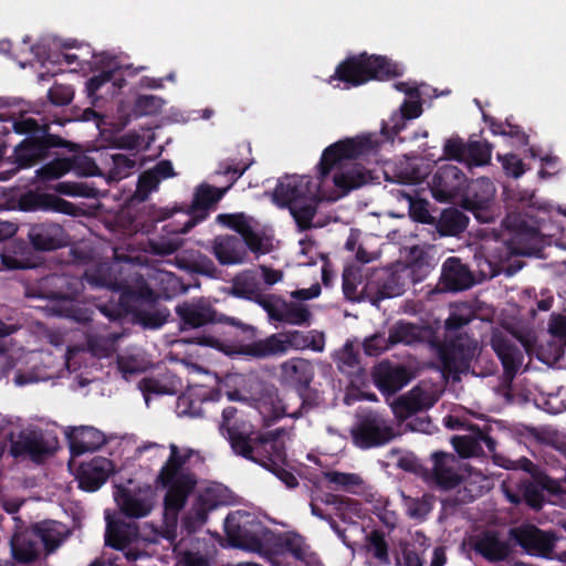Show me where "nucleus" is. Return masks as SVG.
<instances>
[{
  "mask_svg": "<svg viewBox=\"0 0 566 566\" xmlns=\"http://www.w3.org/2000/svg\"><path fill=\"white\" fill-rule=\"evenodd\" d=\"M129 525L120 521H107L105 544L114 549L122 551L130 543Z\"/></svg>",
  "mask_w": 566,
  "mask_h": 566,
  "instance_id": "46",
  "label": "nucleus"
},
{
  "mask_svg": "<svg viewBox=\"0 0 566 566\" xmlns=\"http://www.w3.org/2000/svg\"><path fill=\"white\" fill-rule=\"evenodd\" d=\"M491 347L500 359L503 367L501 377V386L511 390L513 380L520 371L523 364V353L517 343L502 332L493 333L491 338Z\"/></svg>",
  "mask_w": 566,
  "mask_h": 566,
  "instance_id": "14",
  "label": "nucleus"
},
{
  "mask_svg": "<svg viewBox=\"0 0 566 566\" xmlns=\"http://www.w3.org/2000/svg\"><path fill=\"white\" fill-rule=\"evenodd\" d=\"M217 502L209 493L200 494L191 511L182 518L181 526L191 534L197 532L208 521V514L216 509Z\"/></svg>",
  "mask_w": 566,
  "mask_h": 566,
  "instance_id": "37",
  "label": "nucleus"
},
{
  "mask_svg": "<svg viewBox=\"0 0 566 566\" xmlns=\"http://www.w3.org/2000/svg\"><path fill=\"white\" fill-rule=\"evenodd\" d=\"M366 554L371 556L378 566H389L391 559L389 556V544L382 530L375 528L366 535Z\"/></svg>",
  "mask_w": 566,
  "mask_h": 566,
  "instance_id": "40",
  "label": "nucleus"
},
{
  "mask_svg": "<svg viewBox=\"0 0 566 566\" xmlns=\"http://www.w3.org/2000/svg\"><path fill=\"white\" fill-rule=\"evenodd\" d=\"M325 347L323 332L311 329L302 332L297 329L275 333L264 339H258L249 344L240 345L237 353L255 359H265L285 355L290 349L321 353Z\"/></svg>",
  "mask_w": 566,
  "mask_h": 566,
  "instance_id": "7",
  "label": "nucleus"
},
{
  "mask_svg": "<svg viewBox=\"0 0 566 566\" xmlns=\"http://www.w3.org/2000/svg\"><path fill=\"white\" fill-rule=\"evenodd\" d=\"M324 198V193L321 192L308 200L294 203L287 208L301 232L313 228V219L317 213L318 203L323 201Z\"/></svg>",
  "mask_w": 566,
  "mask_h": 566,
  "instance_id": "39",
  "label": "nucleus"
},
{
  "mask_svg": "<svg viewBox=\"0 0 566 566\" xmlns=\"http://www.w3.org/2000/svg\"><path fill=\"white\" fill-rule=\"evenodd\" d=\"M541 491H546L551 495L566 493L559 481L543 474L539 469L533 464V511L542 509Z\"/></svg>",
  "mask_w": 566,
  "mask_h": 566,
  "instance_id": "41",
  "label": "nucleus"
},
{
  "mask_svg": "<svg viewBox=\"0 0 566 566\" xmlns=\"http://www.w3.org/2000/svg\"><path fill=\"white\" fill-rule=\"evenodd\" d=\"M113 470V462L104 457H95L82 463L76 472L78 488L86 492L97 491L107 481Z\"/></svg>",
  "mask_w": 566,
  "mask_h": 566,
  "instance_id": "19",
  "label": "nucleus"
},
{
  "mask_svg": "<svg viewBox=\"0 0 566 566\" xmlns=\"http://www.w3.org/2000/svg\"><path fill=\"white\" fill-rule=\"evenodd\" d=\"M506 205L509 211L503 223L510 238L483 247L491 276H512L525 264L521 258L531 256V192L511 190Z\"/></svg>",
  "mask_w": 566,
  "mask_h": 566,
  "instance_id": "1",
  "label": "nucleus"
},
{
  "mask_svg": "<svg viewBox=\"0 0 566 566\" xmlns=\"http://www.w3.org/2000/svg\"><path fill=\"white\" fill-rule=\"evenodd\" d=\"M70 452L73 457L98 450L105 444L106 439L102 431L94 427L81 426L66 432Z\"/></svg>",
  "mask_w": 566,
  "mask_h": 566,
  "instance_id": "23",
  "label": "nucleus"
},
{
  "mask_svg": "<svg viewBox=\"0 0 566 566\" xmlns=\"http://www.w3.org/2000/svg\"><path fill=\"white\" fill-rule=\"evenodd\" d=\"M474 549L490 563L503 562L513 552L511 542L500 538L494 531L482 533L474 545Z\"/></svg>",
  "mask_w": 566,
  "mask_h": 566,
  "instance_id": "28",
  "label": "nucleus"
},
{
  "mask_svg": "<svg viewBox=\"0 0 566 566\" xmlns=\"http://www.w3.org/2000/svg\"><path fill=\"white\" fill-rule=\"evenodd\" d=\"M452 444L460 457L470 458L478 452L479 439L476 438V434L474 437L455 436L452 438Z\"/></svg>",
  "mask_w": 566,
  "mask_h": 566,
  "instance_id": "63",
  "label": "nucleus"
},
{
  "mask_svg": "<svg viewBox=\"0 0 566 566\" xmlns=\"http://www.w3.org/2000/svg\"><path fill=\"white\" fill-rule=\"evenodd\" d=\"M403 70L385 55L359 54L348 55L335 69L328 83L339 81L345 88L357 87L369 81H385L400 77Z\"/></svg>",
  "mask_w": 566,
  "mask_h": 566,
  "instance_id": "6",
  "label": "nucleus"
},
{
  "mask_svg": "<svg viewBox=\"0 0 566 566\" xmlns=\"http://www.w3.org/2000/svg\"><path fill=\"white\" fill-rule=\"evenodd\" d=\"M134 315L135 321L140 324L145 328H159L166 322L168 317V313L159 310H137L132 313Z\"/></svg>",
  "mask_w": 566,
  "mask_h": 566,
  "instance_id": "51",
  "label": "nucleus"
},
{
  "mask_svg": "<svg viewBox=\"0 0 566 566\" xmlns=\"http://www.w3.org/2000/svg\"><path fill=\"white\" fill-rule=\"evenodd\" d=\"M371 174L359 165H354L334 175V184L344 191L357 189L369 182Z\"/></svg>",
  "mask_w": 566,
  "mask_h": 566,
  "instance_id": "42",
  "label": "nucleus"
},
{
  "mask_svg": "<svg viewBox=\"0 0 566 566\" xmlns=\"http://www.w3.org/2000/svg\"><path fill=\"white\" fill-rule=\"evenodd\" d=\"M136 168L137 160L135 157L124 154H114L111 156V167L107 171V180L108 182L123 180L129 177Z\"/></svg>",
  "mask_w": 566,
  "mask_h": 566,
  "instance_id": "44",
  "label": "nucleus"
},
{
  "mask_svg": "<svg viewBox=\"0 0 566 566\" xmlns=\"http://www.w3.org/2000/svg\"><path fill=\"white\" fill-rule=\"evenodd\" d=\"M388 333L389 343L392 346L397 344L413 345L423 343L432 334L429 327L405 321H398L389 328Z\"/></svg>",
  "mask_w": 566,
  "mask_h": 566,
  "instance_id": "32",
  "label": "nucleus"
},
{
  "mask_svg": "<svg viewBox=\"0 0 566 566\" xmlns=\"http://www.w3.org/2000/svg\"><path fill=\"white\" fill-rule=\"evenodd\" d=\"M350 434L353 443L363 450L382 447L395 438L390 423L376 411L360 415Z\"/></svg>",
  "mask_w": 566,
  "mask_h": 566,
  "instance_id": "11",
  "label": "nucleus"
},
{
  "mask_svg": "<svg viewBox=\"0 0 566 566\" xmlns=\"http://www.w3.org/2000/svg\"><path fill=\"white\" fill-rule=\"evenodd\" d=\"M238 410L229 406L222 410V420L219 423L220 433L229 441L232 451L242 458H251L253 449L259 446L266 437V433L260 431L245 430L244 426L231 424Z\"/></svg>",
  "mask_w": 566,
  "mask_h": 566,
  "instance_id": "12",
  "label": "nucleus"
},
{
  "mask_svg": "<svg viewBox=\"0 0 566 566\" xmlns=\"http://www.w3.org/2000/svg\"><path fill=\"white\" fill-rule=\"evenodd\" d=\"M314 403L310 398L308 391L298 389L286 390L279 399L276 407V417H290L298 419L313 409Z\"/></svg>",
  "mask_w": 566,
  "mask_h": 566,
  "instance_id": "30",
  "label": "nucleus"
},
{
  "mask_svg": "<svg viewBox=\"0 0 566 566\" xmlns=\"http://www.w3.org/2000/svg\"><path fill=\"white\" fill-rule=\"evenodd\" d=\"M375 386L382 394H395L403 388L410 380L407 368L402 365H395L389 360L378 363L371 371Z\"/></svg>",
  "mask_w": 566,
  "mask_h": 566,
  "instance_id": "18",
  "label": "nucleus"
},
{
  "mask_svg": "<svg viewBox=\"0 0 566 566\" xmlns=\"http://www.w3.org/2000/svg\"><path fill=\"white\" fill-rule=\"evenodd\" d=\"M262 291V283L256 272L245 270L231 281L230 294L242 300L253 301Z\"/></svg>",
  "mask_w": 566,
  "mask_h": 566,
  "instance_id": "35",
  "label": "nucleus"
},
{
  "mask_svg": "<svg viewBox=\"0 0 566 566\" xmlns=\"http://www.w3.org/2000/svg\"><path fill=\"white\" fill-rule=\"evenodd\" d=\"M324 479L329 484L334 485L335 490H344L347 492L363 484L361 478L356 473L327 471L324 473Z\"/></svg>",
  "mask_w": 566,
  "mask_h": 566,
  "instance_id": "50",
  "label": "nucleus"
},
{
  "mask_svg": "<svg viewBox=\"0 0 566 566\" xmlns=\"http://www.w3.org/2000/svg\"><path fill=\"white\" fill-rule=\"evenodd\" d=\"M403 197L409 203V216L412 220L423 224H433L436 222L428 210V202L426 200L416 199L409 193H403Z\"/></svg>",
  "mask_w": 566,
  "mask_h": 566,
  "instance_id": "54",
  "label": "nucleus"
},
{
  "mask_svg": "<svg viewBox=\"0 0 566 566\" xmlns=\"http://www.w3.org/2000/svg\"><path fill=\"white\" fill-rule=\"evenodd\" d=\"M73 97L74 90L71 85L55 84L48 91V98L55 106L69 105Z\"/></svg>",
  "mask_w": 566,
  "mask_h": 566,
  "instance_id": "64",
  "label": "nucleus"
},
{
  "mask_svg": "<svg viewBox=\"0 0 566 566\" xmlns=\"http://www.w3.org/2000/svg\"><path fill=\"white\" fill-rule=\"evenodd\" d=\"M378 143L370 135L356 136L338 140L326 147L317 165L318 179L311 176H292L279 181L273 192L274 202L281 208H289L321 193V181L334 168H340L346 160L358 159L375 153Z\"/></svg>",
  "mask_w": 566,
  "mask_h": 566,
  "instance_id": "2",
  "label": "nucleus"
},
{
  "mask_svg": "<svg viewBox=\"0 0 566 566\" xmlns=\"http://www.w3.org/2000/svg\"><path fill=\"white\" fill-rule=\"evenodd\" d=\"M474 315L470 307L455 306L451 312L449 317L444 322V328L448 334V337H451L458 331H460L463 326L468 325Z\"/></svg>",
  "mask_w": 566,
  "mask_h": 566,
  "instance_id": "49",
  "label": "nucleus"
},
{
  "mask_svg": "<svg viewBox=\"0 0 566 566\" xmlns=\"http://www.w3.org/2000/svg\"><path fill=\"white\" fill-rule=\"evenodd\" d=\"M566 214L552 203L539 202L533 192V258L546 259V247L558 245Z\"/></svg>",
  "mask_w": 566,
  "mask_h": 566,
  "instance_id": "8",
  "label": "nucleus"
},
{
  "mask_svg": "<svg viewBox=\"0 0 566 566\" xmlns=\"http://www.w3.org/2000/svg\"><path fill=\"white\" fill-rule=\"evenodd\" d=\"M313 499L322 504L334 506L337 516L345 523L353 522V517L361 515V503L358 500L334 493H324Z\"/></svg>",
  "mask_w": 566,
  "mask_h": 566,
  "instance_id": "34",
  "label": "nucleus"
},
{
  "mask_svg": "<svg viewBox=\"0 0 566 566\" xmlns=\"http://www.w3.org/2000/svg\"><path fill=\"white\" fill-rule=\"evenodd\" d=\"M469 221L464 212L457 208H448L441 212L436 228L441 237H457L467 229Z\"/></svg>",
  "mask_w": 566,
  "mask_h": 566,
  "instance_id": "38",
  "label": "nucleus"
},
{
  "mask_svg": "<svg viewBox=\"0 0 566 566\" xmlns=\"http://www.w3.org/2000/svg\"><path fill=\"white\" fill-rule=\"evenodd\" d=\"M390 347H392V345L389 343V335L386 337L384 333H375L365 338L363 343L364 353L367 356H379Z\"/></svg>",
  "mask_w": 566,
  "mask_h": 566,
  "instance_id": "58",
  "label": "nucleus"
},
{
  "mask_svg": "<svg viewBox=\"0 0 566 566\" xmlns=\"http://www.w3.org/2000/svg\"><path fill=\"white\" fill-rule=\"evenodd\" d=\"M253 158L237 159L230 158L219 164L216 174L229 178V184L224 188L213 187L202 184L197 187L191 205L186 209L160 208L156 212L155 220L164 221L180 213L184 220H178L177 226L169 224L172 233H187L198 223L202 222L209 216V210L218 203L234 182L253 165Z\"/></svg>",
  "mask_w": 566,
  "mask_h": 566,
  "instance_id": "4",
  "label": "nucleus"
},
{
  "mask_svg": "<svg viewBox=\"0 0 566 566\" xmlns=\"http://www.w3.org/2000/svg\"><path fill=\"white\" fill-rule=\"evenodd\" d=\"M56 450L55 441L45 438L42 431H21L10 444V454L14 459L29 458L36 464L43 463Z\"/></svg>",
  "mask_w": 566,
  "mask_h": 566,
  "instance_id": "15",
  "label": "nucleus"
},
{
  "mask_svg": "<svg viewBox=\"0 0 566 566\" xmlns=\"http://www.w3.org/2000/svg\"><path fill=\"white\" fill-rule=\"evenodd\" d=\"M157 300L158 295L144 282L135 289L127 286L120 294L119 304L125 312L133 313L140 310L143 305L154 306Z\"/></svg>",
  "mask_w": 566,
  "mask_h": 566,
  "instance_id": "33",
  "label": "nucleus"
},
{
  "mask_svg": "<svg viewBox=\"0 0 566 566\" xmlns=\"http://www.w3.org/2000/svg\"><path fill=\"white\" fill-rule=\"evenodd\" d=\"M75 158H55L35 170V179L41 182L59 179L76 167Z\"/></svg>",
  "mask_w": 566,
  "mask_h": 566,
  "instance_id": "43",
  "label": "nucleus"
},
{
  "mask_svg": "<svg viewBox=\"0 0 566 566\" xmlns=\"http://www.w3.org/2000/svg\"><path fill=\"white\" fill-rule=\"evenodd\" d=\"M13 130L24 136L6 156V146H0V180H9L22 170L31 169L48 160L55 149L67 148L71 144L57 134L51 133L50 123L20 115L13 120Z\"/></svg>",
  "mask_w": 566,
  "mask_h": 566,
  "instance_id": "3",
  "label": "nucleus"
},
{
  "mask_svg": "<svg viewBox=\"0 0 566 566\" xmlns=\"http://www.w3.org/2000/svg\"><path fill=\"white\" fill-rule=\"evenodd\" d=\"M439 348V357L447 368L455 366L458 360L465 359L472 355L473 340L465 335L453 334Z\"/></svg>",
  "mask_w": 566,
  "mask_h": 566,
  "instance_id": "31",
  "label": "nucleus"
},
{
  "mask_svg": "<svg viewBox=\"0 0 566 566\" xmlns=\"http://www.w3.org/2000/svg\"><path fill=\"white\" fill-rule=\"evenodd\" d=\"M158 178L150 170L142 172L138 177L137 187L134 197L139 201L148 198L149 193L157 189Z\"/></svg>",
  "mask_w": 566,
  "mask_h": 566,
  "instance_id": "59",
  "label": "nucleus"
},
{
  "mask_svg": "<svg viewBox=\"0 0 566 566\" xmlns=\"http://www.w3.org/2000/svg\"><path fill=\"white\" fill-rule=\"evenodd\" d=\"M115 501L125 516L142 518L149 515L154 507V493L150 490L135 492L120 486L115 493Z\"/></svg>",
  "mask_w": 566,
  "mask_h": 566,
  "instance_id": "20",
  "label": "nucleus"
},
{
  "mask_svg": "<svg viewBox=\"0 0 566 566\" xmlns=\"http://www.w3.org/2000/svg\"><path fill=\"white\" fill-rule=\"evenodd\" d=\"M308 546L300 535L284 534L276 539L274 549H265L263 556L273 566H287L285 564L286 553L291 554L295 559L303 557Z\"/></svg>",
  "mask_w": 566,
  "mask_h": 566,
  "instance_id": "26",
  "label": "nucleus"
},
{
  "mask_svg": "<svg viewBox=\"0 0 566 566\" xmlns=\"http://www.w3.org/2000/svg\"><path fill=\"white\" fill-rule=\"evenodd\" d=\"M217 221L232 230L242 238L252 227L244 213H222L217 217Z\"/></svg>",
  "mask_w": 566,
  "mask_h": 566,
  "instance_id": "57",
  "label": "nucleus"
},
{
  "mask_svg": "<svg viewBox=\"0 0 566 566\" xmlns=\"http://www.w3.org/2000/svg\"><path fill=\"white\" fill-rule=\"evenodd\" d=\"M159 281L161 284H167V286L164 287V294L168 298L185 293L188 290V286L184 284L181 279L172 272L161 271L159 273Z\"/></svg>",
  "mask_w": 566,
  "mask_h": 566,
  "instance_id": "62",
  "label": "nucleus"
},
{
  "mask_svg": "<svg viewBox=\"0 0 566 566\" xmlns=\"http://www.w3.org/2000/svg\"><path fill=\"white\" fill-rule=\"evenodd\" d=\"M195 453L190 448L180 450L177 444L171 443L169 455L155 479L156 486L166 490L164 509L166 520L172 521L174 530L179 512L184 510L198 484L196 473L186 465Z\"/></svg>",
  "mask_w": 566,
  "mask_h": 566,
  "instance_id": "5",
  "label": "nucleus"
},
{
  "mask_svg": "<svg viewBox=\"0 0 566 566\" xmlns=\"http://www.w3.org/2000/svg\"><path fill=\"white\" fill-rule=\"evenodd\" d=\"M538 158L541 167L537 171V177L541 180H547L559 172V157L555 155H542L533 146V159Z\"/></svg>",
  "mask_w": 566,
  "mask_h": 566,
  "instance_id": "55",
  "label": "nucleus"
},
{
  "mask_svg": "<svg viewBox=\"0 0 566 566\" xmlns=\"http://www.w3.org/2000/svg\"><path fill=\"white\" fill-rule=\"evenodd\" d=\"M244 244L245 250L249 249L256 256L263 255L270 252L271 243L269 239L262 233L251 228L242 238H240Z\"/></svg>",
  "mask_w": 566,
  "mask_h": 566,
  "instance_id": "53",
  "label": "nucleus"
},
{
  "mask_svg": "<svg viewBox=\"0 0 566 566\" xmlns=\"http://www.w3.org/2000/svg\"><path fill=\"white\" fill-rule=\"evenodd\" d=\"M181 329L199 328L216 319V311L205 301L184 302L176 306Z\"/></svg>",
  "mask_w": 566,
  "mask_h": 566,
  "instance_id": "24",
  "label": "nucleus"
},
{
  "mask_svg": "<svg viewBox=\"0 0 566 566\" xmlns=\"http://www.w3.org/2000/svg\"><path fill=\"white\" fill-rule=\"evenodd\" d=\"M52 193L28 191L19 199V208L22 211H50Z\"/></svg>",
  "mask_w": 566,
  "mask_h": 566,
  "instance_id": "48",
  "label": "nucleus"
},
{
  "mask_svg": "<svg viewBox=\"0 0 566 566\" xmlns=\"http://www.w3.org/2000/svg\"><path fill=\"white\" fill-rule=\"evenodd\" d=\"M251 458L255 462L277 476L289 489L298 485L297 478L284 467L286 465V450L284 442L276 433L268 432V437L253 449Z\"/></svg>",
  "mask_w": 566,
  "mask_h": 566,
  "instance_id": "10",
  "label": "nucleus"
},
{
  "mask_svg": "<svg viewBox=\"0 0 566 566\" xmlns=\"http://www.w3.org/2000/svg\"><path fill=\"white\" fill-rule=\"evenodd\" d=\"M164 105L163 98L155 95H139L134 104V113L138 116L158 114Z\"/></svg>",
  "mask_w": 566,
  "mask_h": 566,
  "instance_id": "56",
  "label": "nucleus"
},
{
  "mask_svg": "<svg viewBox=\"0 0 566 566\" xmlns=\"http://www.w3.org/2000/svg\"><path fill=\"white\" fill-rule=\"evenodd\" d=\"M224 533L230 546L263 555V537L266 527L249 513H229L224 520Z\"/></svg>",
  "mask_w": 566,
  "mask_h": 566,
  "instance_id": "9",
  "label": "nucleus"
},
{
  "mask_svg": "<svg viewBox=\"0 0 566 566\" xmlns=\"http://www.w3.org/2000/svg\"><path fill=\"white\" fill-rule=\"evenodd\" d=\"M176 265L180 270L189 273L200 274L212 279L217 277L219 273L214 262L209 256L200 252L177 255Z\"/></svg>",
  "mask_w": 566,
  "mask_h": 566,
  "instance_id": "36",
  "label": "nucleus"
},
{
  "mask_svg": "<svg viewBox=\"0 0 566 566\" xmlns=\"http://www.w3.org/2000/svg\"><path fill=\"white\" fill-rule=\"evenodd\" d=\"M465 174L454 165L440 166L429 184L432 197L439 202L457 199L467 184Z\"/></svg>",
  "mask_w": 566,
  "mask_h": 566,
  "instance_id": "16",
  "label": "nucleus"
},
{
  "mask_svg": "<svg viewBox=\"0 0 566 566\" xmlns=\"http://www.w3.org/2000/svg\"><path fill=\"white\" fill-rule=\"evenodd\" d=\"M492 146L486 140L470 138L464 142L460 136H452L443 144V157L448 160L463 163L469 167H481L491 160Z\"/></svg>",
  "mask_w": 566,
  "mask_h": 566,
  "instance_id": "13",
  "label": "nucleus"
},
{
  "mask_svg": "<svg viewBox=\"0 0 566 566\" xmlns=\"http://www.w3.org/2000/svg\"><path fill=\"white\" fill-rule=\"evenodd\" d=\"M282 380L292 389L308 391L314 378L312 364L304 358H291L281 365Z\"/></svg>",
  "mask_w": 566,
  "mask_h": 566,
  "instance_id": "25",
  "label": "nucleus"
},
{
  "mask_svg": "<svg viewBox=\"0 0 566 566\" xmlns=\"http://www.w3.org/2000/svg\"><path fill=\"white\" fill-rule=\"evenodd\" d=\"M406 291V282L401 274L397 272L389 273L377 286L373 303L385 298L400 296Z\"/></svg>",
  "mask_w": 566,
  "mask_h": 566,
  "instance_id": "45",
  "label": "nucleus"
},
{
  "mask_svg": "<svg viewBox=\"0 0 566 566\" xmlns=\"http://www.w3.org/2000/svg\"><path fill=\"white\" fill-rule=\"evenodd\" d=\"M533 405L549 415H558L566 409V405L556 395L544 396L543 394L533 397Z\"/></svg>",
  "mask_w": 566,
  "mask_h": 566,
  "instance_id": "61",
  "label": "nucleus"
},
{
  "mask_svg": "<svg viewBox=\"0 0 566 566\" xmlns=\"http://www.w3.org/2000/svg\"><path fill=\"white\" fill-rule=\"evenodd\" d=\"M432 481L440 490L448 491L459 486L462 475L458 472L459 461L452 453L433 452Z\"/></svg>",
  "mask_w": 566,
  "mask_h": 566,
  "instance_id": "21",
  "label": "nucleus"
},
{
  "mask_svg": "<svg viewBox=\"0 0 566 566\" xmlns=\"http://www.w3.org/2000/svg\"><path fill=\"white\" fill-rule=\"evenodd\" d=\"M554 536L533 525V555H548L554 548Z\"/></svg>",
  "mask_w": 566,
  "mask_h": 566,
  "instance_id": "60",
  "label": "nucleus"
},
{
  "mask_svg": "<svg viewBox=\"0 0 566 566\" xmlns=\"http://www.w3.org/2000/svg\"><path fill=\"white\" fill-rule=\"evenodd\" d=\"M311 317L312 313L306 306L282 301L281 314L277 322L302 326L310 325Z\"/></svg>",
  "mask_w": 566,
  "mask_h": 566,
  "instance_id": "47",
  "label": "nucleus"
},
{
  "mask_svg": "<svg viewBox=\"0 0 566 566\" xmlns=\"http://www.w3.org/2000/svg\"><path fill=\"white\" fill-rule=\"evenodd\" d=\"M433 405L434 399L428 391L415 387L408 395L399 397L394 402L392 409L397 418L406 420L420 411L428 410Z\"/></svg>",
  "mask_w": 566,
  "mask_h": 566,
  "instance_id": "29",
  "label": "nucleus"
},
{
  "mask_svg": "<svg viewBox=\"0 0 566 566\" xmlns=\"http://www.w3.org/2000/svg\"><path fill=\"white\" fill-rule=\"evenodd\" d=\"M474 276L469 266L459 258H448L442 264L440 284L450 292L465 291L474 285Z\"/></svg>",
  "mask_w": 566,
  "mask_h": 566,
  "instance_id": "22",
  "label": "nucleus"
},
{
  "mask_svg": "<svg viewBox=\"0 0 566 566\" xmlns=\"http://www.w3.org/2000/svg\"><path fill=\"white\" fill-rule=\"evenodd\" d=\"M507 500L513 504L524 503L531 507V479H524L515 486L503 484Z\"/></svg>",
  "mask_w": 566,
  "mask_h": 566,
  "instance_id": "52",
  "label": "nucleus"
},
{
  "mask_svg": "<svg viewBox=\"0 0 566 566\" xmlns=\"http://www.w3.org/2000/svg\"><path fill=\"white\" fill-rule=\"evenodd\" d=\"M28 239L35 251H55L69 244L70 238L62 226L41 222L30 226Z\"/></svg>",
  "mask_w": 566,
  "mask_h": 566,
  "instance_id": "17",
  "label": "nucleus"
},
{
  "mask_svg": "<svg viewBox=\"0 0 566 566\" xmlns=\"http://www.w3.org/2000/svg\"><path fill=\"white\" fill-rule=\"evenodd\" d=\"M212 252L222 265L241 264L245 261L247 250L237 235H219L213 240Z\"/></svg>",
  "mask_w": 566,
  "mask_h": 566,
  "instance_id": "27",
  "label": "nucleus"
}]
</instances>
